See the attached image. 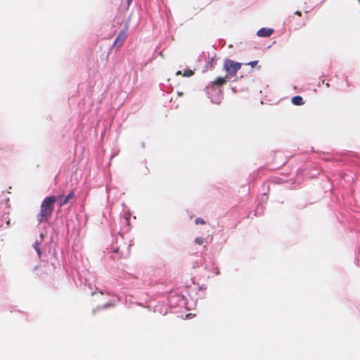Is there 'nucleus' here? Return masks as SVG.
Segmentation results:
<instances>
[{
  "label": "nucleus",
  "instance_id": "obj_1",
  "mask_svg": "<svg viewBox=\"0 0 360 360\" xmlns=\"http://www.w3.org/2000/svg\"><path fill=\"white\" fill-rule=\"evenodd\" d=\"M62 198L63 195H59L58 196L51 195L44 198L41 202L40 211L37 215V220L39 223L49 220L54 210L55 202Z\"/></svg>",
  "mask_w": 360,
  "mask_h": 360
},
{
  "label": "nucleus",
  "instance_id": "obj_2",
  "mask_svg": "<svg viewBox=\"0 0 360 360\" xmlns=\"http://www.w3.org/2000/svg\"><path fill=\"white\" fill-rule=\"evenodd\" d=\"M241 66L242 64L240 63L227 58L224 61L223 70L226 72V76L231 79L236 75Z\"/></svg>",
  "mask_w": 360,
  "mask_h": 360
},
{
  "label": "nucleus",
  "instance_id": "obj_3",
  "mask_svg": "<svg viewBox=\"0 0 360 360\" xmlns=\"http://www.w3.org/2000/svg\"><path fill=\"white\" fill-rule=\"evenodd\" d=\"M126 39H127L126 31L120 32V33L118 34L117 38L115 39V40L114 41L113 46H117L118 47H120L122 45V44L124 43V41L126 40Z\"/></svg>",
  "mask_w": 360,
  "mask_h": 360
},
{
  "label": "nucleus",
  "instance_id": "obj_4",
  "mask_svg": "<svg viewBox=\"0 0 360 360\" xmlns=\"http://www.w3.org/2000/svg\"><path fill=\"white\" fill-rule=\"evenodd\" d=\"M229 80V78L227 77L226 75L224 77H217L214 81L211 82L210 86H221L224 85Z\"/></svg>",
  "mask_w": 360,
  "mask_h": 360
},
{
  "label": "nucleus",
  "instance_id": "obj_5",
  "mask_svg": "<svg viewBox=\"0 0 360 360\" xmlns=\"http://www.w3.org/2000/svg\"><path fill=\"white\" fill-rule=\"evenodd\" d=\"M274 32V30L271 28L263 27L259 30L257 32L258 37H267L271 36Z\"/></svg>",
  "mask_w": 360,
  "mask_h": 360
},
{
  "label": "nucleus",
  "instance_id": "obj_6",
  "mask_svg": "<svg viewBox=\"0 0 360 360\" xmlns=\"http://www.w3.org/2000/svg\"><path fill=\"white\" fill-rule=\"evenodd\" d=\"M74 195L75 193L73 191H72L66 197H63L62 198H60L59 200H56L58 202L59 207H62L68 203V202L74 197Z\"/></svg>",
  "mask_w": 360,
  "mask_h": 360
},
{
  "label": "nucleus",
  "instance_id": "obj_7",
  "mask_svg": "<svg viewBox=\"0 0 360 360\" xmlns=\"http://www.w3.org/2000/svg\"><path fill=\"white\" fill-rule=\"evenodd\" d=\"M291 101L292 103L295 105H302L304 103L302 97L300 96H295L292 97Z\"/></svg>",
  "mask_w": 360,
  "mask_h": 360
},
{
  "label": "nucleus",
  "instance_id": "obj_8",
  "mask_svg": "<svg viewBox=\"0 0 360 360\" xmlns=\"http://www.w3.org/2000/svg\"><path fill=\"white\" fill-rule=\"evenodd\" d=\"M34 248L36 250V252H37L39 257H41V250H40L39 243L38 241H36L34 243Z\"/></svg>",
  "mask_w": 360,
  "mask_h": 360
},
{
  "label": "nucleus",
  "instance_id": "obj_9",
  "mask_svg": "<svg viewBox=\"0 0 360 360\" xmlns=\"http://www.w3.org/2000/svg\"><path fill=\"white\" fill-rule=\"evenodd\" d=\"M194 75V72L191 70H186L184 71V72L183 73V76L184 77H191Z\"/></svg>",
  "mask_w": 360,
  "mask_h": 360
},
{
  "label": "nucleus",
  "instance_id": "obj_10",
  "mask_svg": "<svg viewBox=\"0 0 360 360\" xmlns=\"http://www.w3.org/2000/svg\"><path fill=\"white\" fill-rule=\"evenodd\" d=\"M204 242V239L201 237L196 238L195 239V243L198 245H202Z\"/></svg>",
  "mask_w": 360,
  "mask_h": 360
},
{
  "label": "nucleus",
  "instance_id": "obj_11",
  "mask_svg": "<svg viewBox=\"0 0 360 360\" xmlns=\"http://www.w3.org/2000/svg\"><path fill=\"white\" fill-rule=\"evenodd\" d=\"M258 64V60H254L249 62L248 63H245L247 65H250L252 68H255Z\"/></svg>",
  "mask_w": 360,
  "mask_h": 360
},
{
  "label": "nucleus",
  "instance_id": "obj_12",
  "mask_svg": "<svg viewBox=\"0 0 360 360\" xmlns=\"http://www.w3.org/2000/svg\"><path fill=\"white\" fill-rule=\"evenodd\" d=\"M195 224H205V221L202 218H197L195 219Z\"/></svg>",
  "mask_w": 360,
  "mask_h": 360
},
{
  "label": "nucleus",
  "instance_id": "obj_13",
  "mask_svg": "<svg viewBox=\"0 0 360 360\" xmlns=\"http://www.w3.org/2000/svg\"><path fill=\"white\" fill-rule=\"evenodd\" d=\"M295 15H297L299 16H301L302 15V13L301 11H297L295 13Z\"/></svg>",
  "mask_w": 360,
  "mask_h": 360
},
{
  "label": "nucleus",
  "instance_id": "obj_14",
  "mask_svg": "<svg viewBox=\"0 0 360 360\" xmlns=\"http://www.w3.org/2000/svg\"><path fill=\"white\" fill-rule=\"evenodd\" d=\"M133 0H127V5L129 6Z\"/></svg>",
  "mask_w": 360,
  "mask_h": 360
},
{
  "label": "nucleus",
  "instance_id": "obj_15",
  "mask_svg": "<svg viewBox=\"0 0 360 360\" xmlns=\"http://www.w3.org/2000/svg\"><path fill=\"white\" fill-rule=\"evenodd\" d=\"M176 75H183V74L181 73V71H177V72H176Z\"/></svg>",
  "mask_w": 360,
  "mask_h": 360
},
{
  "label": "nucleus",
  "instance_id": "obj_16",
  "mask_svg": "<svg viewBox=\"0 0 360 360\" xmlns=\"http://www.w3.org/2000/svg\"><path fill=\"white\" fill-rule=\"evenodd\" d=\"M178 94H179V96H181V95H182V93L179 92V93H178Z\"/></svg>",
  "mask_w": 360,
  "mask_h": 360
},
{
  "label": "nucleus",
  "instance_id": "obj_17",
  "mask_svg": "<svg viewBox=\"0 0 360 360\" xmlns=\"http://www.w3.org/2000/svg\"><path fill=\"white\" fill-rule=\"evenodd\" d=\"M217 274H219V271L216 270Z\"/></svg>",
  "mask_w": 360,
  "mask_h": 360
},
{
  "label": "nucleus",
  "instance_id": "obj_18",
  "mask_svg": "<svg viewBox=\"0 0 360 360\" xmlns=\"http://www.w3.org/2000/svg\"><path fill=\"white\" fill-rule=\"evenodd\" d=\"M217 274H219V271L216 270Z\"/></svg>",
  "mask_w": 360,
  "mask_h": 360
}]
</instances>
